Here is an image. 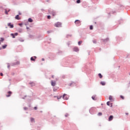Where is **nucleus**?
<instances>
[{
	"instance_id": "nucleus-33",
	"label": "nucleus",
	"mask_w": 130,
	"mask_h": 130,
	"mask_svg": "<svg viewBox=\"0 0 130 130\" xmlns=\"http://www.w3.org/2000/svg\"><path fill=\"white\" fill-rule=\"evenodd\" d=\"M34 109H35V110H37V107H34Z\"/></svg>"
},
{
	"instance_id": "nucleus-2",
	"label": "nucleus",
	"mask_w": 130,
	"mask_h": 130,
	"mask_svg": "<svg viewBox=\"0 0 130 130\" xmlns=\"http://www.w3.org/2000/svg\"><path fill=\"white\" fill-rule=\"evenodd\" d=\"M18 64H20V61H16V62H14V63H12L11 64V66L12 67H14V66H16V65H18Z\"/></svg>"
},
{
	"instance_id": "nucleus-11",
	"label": "nucleus",
	"mask_w": 130,
	"mask_h": 130,
	"mask_svg": "<svg viewBox=\"0 0 130 130\" xmlns=\"http://www.w3.org/2000/svg\"><path fill=\"white\" fill-rule=\"evenodd\" d=\"M28 21L29 22V23H32V22H33V20H32L31 19V18H29L28 19Z\"/></svg>"
},
{
	"instance_id": "nucleus-17",
	"label": "nucleus",
	"mask_w": 130,
	"mask_h": 130,
	"mask_svg": "<svg viewBox=\"0 0 130 130\" xmlns=\"http://www.w3.org/2000/svg\"><path fill=\"white\" fill-rule=\"evenodd\" d=\"M7 45H3V46H2V48H3V49H5V48H7Z\"/></svg>"
},
{
	"instance_id": "nucleus-44",
	"label": "nucleus",
	"mask_w": 130,
	"mask_h": 130,
	"mask_svg": "<svg viewBox=\"0 0 130 130\" xmlns=\"http://www.w3.org/2000/svg\"><path fill=\"white\" fill-rule=\"evenodd\" d=\"M68 116V115H66V117H67Z\"/></svg>"
},
{
	"instance_id": "nucleus-16",
	"label": "nucleus",
	"mask_w": 130,
	"mask_h": 130,
	"mask_svg": "<svg viewBox=\"0 0 130 130\" xmlns=\"http://www.w3.org/2000/svg\"><path fill=\"white\" fill-rule=\"evenodd\" d=\"M5 14L6 15H9V13H8V10H7V9H5Z\"/></svg>"
},
{
	"instance_id": "nucleus-20",
	"label": "nucleus",
	"mask_w": 130,
	"mask_h": 130,
	"mask_svg": "<svg viewBox=\"0 0 130 130\" xmlns=\"http://www.w3.org/2000/svg\"><path fill=\"white\" fill-rule=\"evenodd\" d=\"M82 43H83V41H80L78 42V45H81V44H82Z\"/></svg>"
},
{
	"instance_id": "nucleus-26",
	"label": "nucleus",
	"mask_w": 130,
	"mask_h": 130,
	"mask_svg": "<svg viewBox=\"0 0 130 130\" xmlns=\"http://www.w3.org/2000/svg\"><path fill=\"white\" fill-rule=\"evenodd\" d=\"M120 98H121V99H122V100H124V96H123L122 95H120Z\"/></svg>"
},
{
	"instance_id": "nucleus-22",
	"label": "nucleus",
	"mask_w": 130,
	"mask_h": 130,
	"mask_svg": "<svg viewBox=\"0 0 130 130\" xmlns=\"http://www.w3.org/2000/svg\"><path fill=\"white\" fill-rule=\"evenodd\" d=\"M15 19H16V20H20L21 17H15Z\"/></svg>"
},
{
	"instance_id": "nucleus-31",
	"label": "nucleus",
	"mask_w": 130,
	"mask_h": 130,
	"mask_svg": "<svg viewBox=\"0 0 130 130\" xmlns=\"http://www.w3.org/2000/svg\"><path fill=\"white\" fill-rule=\"evenodd\" d=\"M93 43H97V42L95 40L93 41Z\"/></svg>"
},
{
	"instance_id": "nucleus-1",
	"label": "nucleus",
	"mask_w": 130,
	"mask_h": 130,
	"mask_svg": "<svg viewBox=\"0 0 130 130\" xmlns=\"http://www.w3.org/2000/svg\"><path fill=\"white\" fill-rule=\"evenodd\" d=\"M62 98L64 99V100H68V99H69V95H68L67 94H64L63 95Z\"/></svg>"
},
{
	"instance_id": "nucleus-15",
	"label": "nucleus",
	"mask_w": 130,
	"mask_h": 130,
	"mask_svg": "<svg viewBox=\"0 0 130 130\" xmlns=\"http://www.w3.org/2000/svg\"><path fill=\"white\" fill-rule=\"evenodd\" d=\"M99 76L100 77V79H102V78H103V76H102L101 73L99 74Z\"/></svg>"
},
{
	"instance_id": "nucleus-43",
	"label": "nucleus",
	"mask_w": 130,
	"mask_h": 130,
	"mask_svg": "<svg viewBox=\"0 0 130 130\" xmlns=\"http://www.w3.org/2000/svg\"><path fill=\"white\" fill-rule=\"evenodd\" d=\"M110 107H112V105H111Z\"/></svg>"
},
{
	"instance_id": "nucleus-47",
	"label": "nucleus",
	"mask_w": 130,
	"mask_h": 130,
	"mask_svg": "<svg viewBox=\"0 0 130 130\" xmlns=\"http://www.w3.org/2000/svg\"><path fill=\"white\" fill-rule=\"evenodd\" d=\"M0 49H2V48H0Z\"/></svg>"
},
{
	"instance_id": "nucleus-7",
	"label": "nucleus",
	"mask_w": 130,
	"mask_h": 130,
	"mask_svg": "<svg viewBox=\"0 0 130 130\" xmlns=\"http://www.w3.org/2000/svg\"><path fill=\"white\" fill-rule=\"evenodd\" d=\"M12 95V92L11 91H8V95H6V97H10Z\"/></svg>"
},
{
	"instance_id": "nucleus-8",
	"label": "nucleus",
	"mask_w": 130,
	"mask_h": 130,
	"mask_svg": "<svg viewBox=\"0 0 130 130\" xmlns=\"http://www.w3.org/2000/svg\"><path fill=\"white\" fill-rule=\"evenodd\" d=\"M55 85H56V82H55V81H51V85L55 86Z\"/></svg>"
},
{
	"instance_id": "nucleus-9",
	"label": "nucleus",
	"mask_w": 130,
	"mask_h": 130,
	"mask_svg": "<svg viewBox=\"0 0 130 130\" xmlns=\"http://www.w3.org/2000/svg\"><path fill=\"white\" fill-rule=\"evenodd\" d=\"M74 51L78 52L79 51V48L78 47H75L73 49Z\"/></svg>"
},
{
	"instance_id": "nucleus-3",
	"label": "nucleus",
	"mask_w": 130,
	"mask_h": 130,
	"mask_svg": "<svg viewBox=\"0 0 130 130\" xmlns=\"http://www.w3.org/2000/svg\"><path fill=\"white\" fill-rule=\"evenodd\" d=\"M55 26L57 27H61V23L60 22H57L55 24Z\"/></svg>"
},
{
	"instance_id": "nucleus-10",
	"label": "nucleus",
	"mask_w": 130,
	"mask_h": 130,
	"mask_svg": "<svg viewBox=\"0 0 130 130\" xmlns=\"http://www.w3.org/2000/svg\"><path fill=\"white\" fill-rule=\"evenodd\" d=\"M35 59H36V56L31 57L30 58V60H32L33 61H35Z\"/></svg>"
},
{
	"instance_id": "nucleus-19",
	"label": "nucleus",
	"mask_w": 130,
	"mask_h": 130,
	"mask_svg": "<svg viewBox=\"0 0 130 130\" xmlns=\"http://www.w3.org/2000/svg\"><path fill=\"white\" fill-rule=\"evenodd\" d=\"M92 99H93V100H97V98H96V96H92Z\"/></svg>"
},
{
	"instance_id": "nucleus-41",
	"label": "nucleus",
	"mask_w": 130,
	"mask_h": 130,
	"mask_svg": "<svg viewBox=\"0 0 130 130\" xmlns=\"http://www.w3.org/2000/svg\"><path fill=\"white\" fill-rule=\"evenodd\" d=\"M10 11H11V10L9 9L7 12H8V13H9V12H10Z\"/></svg>"
},
{
	"instance_id": "nucleus-29",
	"label": "nucleus",
	"mask_w": 130,
	"mask_h": 130,
	"mask_svg": "<svg viewBox=\"0 0 130 130\" xmlns=\"http://www.w3.org/2000/svg\"><path fill=\"white\" fill-rule=\"evenodd\" d=\"M90 30H93V26H92V25L90 26Z\"/></svg>"
},
{
	"instance_id": "nucleus-34",
	"label": "nucleus",
	"mask_w": 130,
	"mask_h": 130,
	"mask_svg": "<svg viewBox=\"0 0 130 130\" xmlns=\"http://www.w3.org/2000/svg\"><path fill=\"white\" fill-rule=\"evenodd\" d=\"M0 76H1L2 77H3V76H4V74H3V73H0Z\"/></svg>"
},
{
	"instance_id": "nucleus-35",
	"label": "nucleus",
	"mask_w": 130,
	"mask_h": 130,
	"mask_svg": "<svg viewBox=\"0 0 130 130\" xmlns=\"http://www.w3.org/2000/svg\"><path fill=\"white\" fill-rule=\"evenodd\" d=\"M18 15H22V13H21V12H18Z\"/></svg>"
},
{
	"instance_id": "nucleus-37",
	"label": "nucleus",
	"mask_w": 130,
	"mask_h": 130,
	"mask_svg": "<svg viewBox=\"0 0 130 130\" xmlns=\"http://www.w3.org/2000/svg\"><path fill=\"white\" fill-rule=\"evenodd\" d=\"M15 17H20V16L19 15V14H17V15L15 16Z\"/></svg>"
},
{
	"instance_id": "nucleus-24",
	"label": "nucleus",
	"mask_w": 130,
	"mask_h": 130,
	"mask_svg": "<svg viewBox=\"0 0 130 130\" xmlns=\"http://www.w3.org/2000/svg\"><path fill=\"white\" fill-rule=\"evenodd\" d=\"M98 115H99V116H101V115H102V113L99 112V113L98 114Z\"/></svg>"
},
{
	"instance_id": "nucleus-13",
	"label": "nucleus",
	"mask_w": 130,
	"mask_h": 130,
	"mask_svg": "<svg viewBox=\"0 0 130 130\" xmlns=\"http://www.w3.org/2000/svg\"><path fill=\"white\" fill-rule=\"evenodd\" d=\"M4 41H5V39H4L3 38H1L0 40V44H1V42H4Z\"/></svg>"
},
{
	"instance_id": "nucleus-6",
	"label": "nucleus",
	"mask_w": 130,
	"mask_h": 130,
	"mask_svg": "<svg viewBox=\"0 0 130 130\" xmlns=\"http://www.w3.org/2000/svg\"><path fill=\"white\" fill-rule=\"evenodd\" d=\"M113 116L112 115H111L109 117V119H108V121H111V120H112V119H113Z\"/></svg>"
},
{
	"instance_id": "nucleus-36",
	"label": "nucleus",
	"mask_w": 130,
	"mask_h": 130,
	"mask_svg": "<svg viewBox=\"0 0 130 130\" xmlns=\"http://www.w3.org/2000/svg\"><path fill=\"white\" fill-rule=\"evenodd\" d=\"M14 35L15 36H17V35H18V33H15V34H14Z\"/></svg>"
},
{
	"instance_id": "nucleus-5",
	"label": "nucleus",
	"mask_w": 130,
	"mask_h": 130,
	"mask_svg": "<svg viewBox=\"0 0 130 130\" xmlns=\"http://www.w3.org/2000/svg\"><path fill=\"white\" fill-rule=\"evenodd\" d=\"M8 27H10V28H14V25L12 24V23H8Z\"/></svg>"
},
{
	"instance_id": "nucleus-14",
	"label": "nucleus",
	"mask_w": 130,
	"mask_h": 130,
	"mask_svg": "<svg viewBox=\"0 0 130 130\" xmlns=\"http://www.w3.org/2000/svg\"><path fill=\"white\" fill-rule=\"evenodd\" d=\"M29 85H31V86H35V83L34 82H30Z\"/></svg>"
},
{
	"instance_id": "nucleus-39",
	"label": "nucleus",
	"mask_w": 130,
	"mask_h": 130,
	"mask_svg": "<svg viewBox=\"0 0 130 130\" xmlns=\"http://www.w3.org/2000/svg\"><path fill=\"white\" fill-rule=\"evenodd\" d=\"M52 78L53 79H54V76L52 75Z\"/></svg>"
},
{
	"instance_id": "nucleus-42",
	"label": "nucleus",
	"mask_w": 130,
	"mask_h": 130,
	"mask_svg": "<svg viewBox=\"0 0 130 130\" xmlns=\"http://www.w3.org/2000/svg\"><path fill=\"white\" fill-rule=\"evenodd\" d=\"M47 17H50V15H48L47 16Z\"/></svg>"
},
{
	"instance_id": "nucleus-46",
	"label": "nucleus",
	"mask_w": 130,
	"mask_h": 130,
	"mask_svg": "<svg viewBox=\"0 0 130 130\" xmlns=\"http://www.w3.org/2000/svg\"><path fill=\"white\" fill-rule=\"evenodd\" d=\"M42 11H44V10L42 9Z\"/></svg>"
},
{
	"instance_id": "nucleus-21",
	"label": "nucleus",
	"mask_w": 130,
	"mask_h": 130,
	"mask_svg": "<svg viewBox=\"0 0 130 130\" xmlns=\"http://www.w3.org/2000/svg\"><path fill=\"white\" fill-rule=\"evenodd\" d=\"M80 3H81V0L76 1V4H80Z\"/></svg>"
},
{
	"instance_id": "nucleus-27",
	"label": "nucleus",
	"mask_w": 130,
	"mask_h": 130,
	"mask_svg": "<svg viewBox=\"0 0 130 130\" xmlns=\"http://www.w3.org/2000/svg\"><path fill=\"white\" fill-rule=\"evenodd\" d=\"M109 100H112V96L110 95L109 98Z\"/></svg>"
},
{
	"instance_id": "nucleus-38",
	"label": "nucleus",
	"mask_w": 130,
	"mask_h": 130,
	"mask_svg": "<svg viewBox=\"0 0 130 130\" xmlns=\"http://www.w3.org/2000/svg\"><path fill=\"white\" fill-rule=\"evenodd\" d=\"M51 18V17H47V19H48L49 20Z\"/></svg>"
},
{
	"instance_id": "nucleus-4",
	"label": "nucleus",
	"mask_w": 130,
	"mask_h": 130,
	"mask_svg": "<svg viewBox=\"0 0 130 130\" xmlns=\"http://www.w3.org/2000/svg\"><path fill=\"white\" fill-rule=\"evenodd\" d=\"M51 14L52 16H53V17H54V16L56 15V12H55V11H51Z\"/></svg>"
},
{
	"instance_id": "nucleus-12",
	"label": "nucleus",
	"mask_w": 130,
	"mask_h": 130,
	"mask_svg": "<svg viewBox=\"0 0 130 130\" xmlns=\"http://www.w3.org/2000/svg\"><path fill=\"white\" fill-rule=\"evenodd\" d=\"M80 23H81V21L79 20H77L75 21V24H80Z\"/></svg>"
},
{
	"instance_id": "nucleus-23",
	"label": "nucleus",
	"mask_w": 130,
	"mask_h": 130,
	"mask_svg": "<svg viewBox=\"0 0 130 130\" xmlns=\"http://www.w3.org/2000/svg\"><path fill=\"white\" fill-rule=\"evenodd\" d=\"M107 105H108V106H110V102H107Z\"/></svg>"
},
{
	"instance_id": "nucleus-30",
	"label": "nucleus",
	"mask_w": 130,
	"mask_h": 130,
	"mask_svg": "<svg viewBox=\"0 0 130 130\" xmlns=\"http://www.w3.org/2000/svg\"><path fill=\"white\" fill-rule=\"evenodd\" d=\"M11 67V66L10 65V64L9 63H8V66H7V68H8V69H10V67Z\"/></svg>"
},
{
	"instance_id": "nucleus-18",
	"label": "nucleus",
	"mask_w": 130,
	"mask_h": 130,
	"mask_svg": "<svg viewBox=\"0 0 130 130\" xmlns=\"http://www.w3.org/2000/svg\"><path fill=\"white\" fill-rule=\"evenodd\" d=\"M101 84L102 85V86H105V83L103 81L101 82Z\"/></svg>"
},
{
	"instance_id": "nucleus-40",
	"label": "nucleus",
	"mask_w": 130,
	"mask_h": 130,
	"mask_svg": "<svg viewBox=\"0 0 130 130\" xmlns=\"http://www.w3.org/2000/svg\"><path fill=\"white\" fill-rule=\"evenodd\" d=\"M46 2H47L48 3L50 2L49 0H47Z\"/></svg>"
},
{
	"instance_id": "nucleus-45",
	"label": "nucleus",
	"mask_w": 130,
	"mask_h": 130,
	"mask_svg": "<svg viewBox=\"0 0 130 130\" xmlns=\"http://www.w3.org/2000/svg\"><path fill=\"white\" fill-rule=\"evenodd\" d=\"M42 60H44V58H43V59H42Z\"/></svg>"
},
{
	"instance_id": "nucleus-25",
	"label": "nucleus",
	"mask_w": 130,
	"mask_h": 130,
	"mask_svg": "<svg viewBox=\"0 0 130 130\" xmlns=\"http://www.w3.org/2000/svg\"><path fill=\"white\" fill-rule=\"evenodd\" d=\"M30 121L31 122H33V121H34V118H30Z\"/></svg>"
},
{
	"instance_id": "nucleus-32",
	"label": "nucleus",
	"mask_w": 130,
	"mask_h": 130,
	"mask_svg": "<svg viewBox=\"0 0 130 130\" xmlns=\"http://www.w3.org/2000/svg\"><path fill=\"white\" fill-rule=\"evenodd\" d=\"M18 25L19 26H20V27H22V23H19Z\"/></svg>"
},
{
	"instance_id": "nucleus-28",
	"label": "nucleus",
	"mask_w": 130,
	"mask_h": 130,
	"mask_svg": "<svg viewBox=\"0 0 130 130\" xmlns=\"http://www.w3.org/2000/svg\"><path fill=\"white\" fill-rule=\"evenodd\" d=\"M11 35L12 36L13 38H15V35H14V34H11Z\"/></svg>"
}]
</instances>
